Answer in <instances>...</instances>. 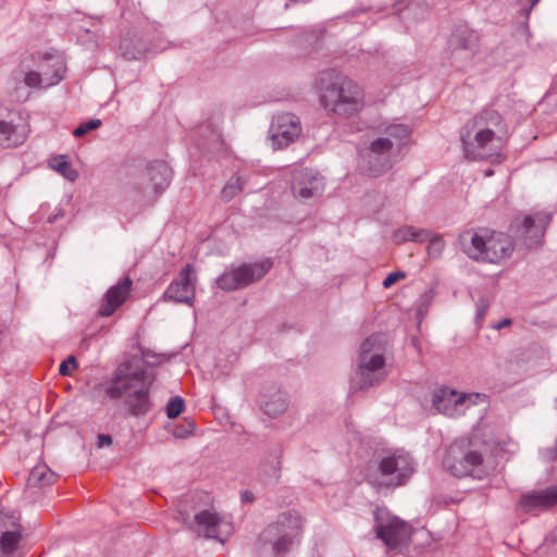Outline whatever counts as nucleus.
<instances>
[{
	"label": "nucleus",
	"mask_w": 557,
	"mask_h": 557,
	"mask_svg": "<svg viewBox=\"0 0 557 557\" xmlns=\"http://www.w3.org/2000/svg\"><path fill=\"white\" fill-rule=\"evenodd\" d=\"M493 443L476 430L469 436L455 440L446 450L443 467L457 478L472 476L484 479L491 467L488 458L492 455Z\"/></svg>",
	"instance_id": "f257e3e1"
},
{
	"label": "nucleus",
	"mask_w": 557,
	"mask_h": 557,
	"mask_svg": "<svg viewBox=\"0 0 557 557\" xmlns=\"http://www.w3.org/2000/svg\"><path fill=\"white\" fill-rule=\"evenodd\" d=\"M315 89L319 103L329 116L350 117L364 107V92L359 84L334 71L321 72Z\"/></svg>",
	"instance_id": "f03ea898"
},
{
	"label": "nucleus",
	"mask_w": 557,
	"mask_h": 557,
	"mask_svg": "<svg viewBox=\"0 0 557 557\" xmlns=\"http://www.w3.org/2000/svg\"><path fill=\"white\" fill-rule=\"evenodd\" d=\"M503 117L494 109H484L467 122L460 135L467 159L500 161Z\"/></svg>",
	"instance_id": "7ed1b4c3"
},
{
	"label": "nucleus",
	"mask_w": 557,
	"mask_h": 557,
	"mask_svg": "<svg viewBox=\"0 0 557 557\" xmlns=\"http://www.w3.org/2000/svg\"><path fill=\"white\" fill-rule=\"evenodd\" d=\"M151 381L143 369L133 370L129 362L121 363L110 383L103 387L110 399L125 397V405L132 416L141 417L150 410L149 387Z\"/></svg>",
	"instance_id": "20e7f679"
},
{
	"label": "nucleus",
	"mask_w": 557,
	"mask_h": 557,
	"mask_svg": "<svg viewBox=\"0 0 557 557\" xmlns=\"http://www.w3.org/2000/svg\"><path fill=\"white\" fill-rule=\"evenodd\" d=\"M384 339L380 334H372L363 341L358 358V370L351 377L350 387L364 391L380 384L386 376L384 371Z\"/></svg>",
	"instance_id": "39448f33"
},
{
	"label": "nucleus",
	"mask_w": 557,
	"mask_h": 557,
	"mask_svg": "<svg viewBox=\"0 0 557 557\" xmlns=\"http://www.w3.org/2000/svg\"><path fill=\"white\" fill-rule=\"evenodd\" d=\"M304 520L296 511L278 515L260 534V541L271 545L274 553L284 555L300 542Z\"/></svg>",
	"instance_id": "423d86ee"
},
{
	"label": "nucleus",
	"mask_w": 557,
	"mask_h": 557,
	"mask_svg": "<svg viewBox=\"0 0 557 557\" xmlns=\"http://www.w3.org/2000/svg\"><path fill=\"white\" fill-rule=\"evenodd\" d=\"M412 472V461L407 455L392 454L382 457L376 467H370L366 480L377 488H391L404 485Z\"/></svg>",
	"instance_id": "0eeeda50"
},
{
	"label": "nucleus",
	"mask_w": 557,
	"mask_h": 557,
	"mask_svg": "<svg viewBox=\"0 0 557 557\" xmlns=\"http://www.w3.org/2000/svg\"><path fill=\"white\" fill-rule=\"evenodd\" d=\"M412 527L392 515L386 508L374 511V532L388 550L404 553L411 542Z\"/></svg>",
	"instance_id": "6e6552de"
},
{
	"label": "nucleus",
	"mask_w": 557,
	"mask_h": 557,
	"mask_svg": "<svg viewBox=\"0 0 557 557\" xmlns=\"http://www.w3.org/2000/svg\"><path fill=\"white\" fill-rule=\"evenodd\" d=\"M550 220L552 215L547 212H536L531 215H525L522 220L515 219L509 230L512 234L516 247L527 250L540 247Z\"/></svg>",
	"instance_id": "1a4fd4ad"
},
{
	"label": "nucleus",
	"mask_w": 557,
	"mask_h": 557,
	"mask_svg": "<svg viewBox=\"0 0 557 557\" xmlns=\"http://www.w3.org/2000/svg\"><path fill=\"white\" fill-rule=\"evenodd\" d=\"M178 512L183 522L188 525V529L205 537L224 542V537L233 532L232 523L219 517L213 510L202 509L196 512L193 519H190L187 508L183 505L180 507Z\"/></svg>",
	"instance_id": "9d476101"
},
{
	"label": "nucleus",
	"mask_w": 557,
	"mask_h": 557,
	"mask_svg": "<svg viewBox=\"0 0 557 557\" xmlns=\"http://www.w3.org/2000/svg\"><path fill=\"white\" fill-rule=\"evenodd\" d=\"M272 265L271 259L265 258L255 263H243L236 268L226 269L216 278V285L225 292L244 288L261 280Z\"/></svg>",
	"instance_id": "9b49d317"
},
{
	"label": "nucleus",
	"mask_w": 557,
	"mask_h": 557,
	"mask_svg": "<svg viewBox=\"0 0 557 557\" xmlns=\"http://www.w3.org/2000/svg\"><path fill=\"white\" fill-rule=\"evenodd\" d=\"M398 161V152L391 138H375L364 156L363 171L371 177H379Z\"/></svg>",
	"instance_id": "f8f14e48"
},
{
	"label": "nucleus",
	"mask_w": 557,
	"mask_h": 557,
	"mask_svg": "<svg viewBox=\"0 0 557 557\" xmlns=\"http://www.w3.org/2000/svg\"><path fill=\"white\" fill-rule=\"evenodd\" d=\"M172 171L164 161H153L139 174L136 187L144 197L156 200L169 186Z\"/></svg>",
	"instance_id": "ddd939ff"
},
{
	"label": "nucleus",
	"mask_w": 557,
	"mask_h": 557,
	"mask_svg": "<svg viewBox=\"0 0 557 557\" xmlns=\"http://www.w3.org/2000/svg\"><path fill=\"white\" fill-rule=\"evenodd\" d=\"M479 49V35L467 25H457L447 41L451 61H470Z\"/></svg>",
	"instance_id": "4468645a"
},
{
	"label": "nucleus",
	"mask_w": 557,
	"mask_h": 557,
	"mask_svg": "<svg viewBox=\"0 0 557 557\" xmlns=\"http://www.w3.org/2000/svg\"><path fill=\"white\" fill-rule=\"evenodd\" d=\"M270 133L274 149L286 148L294 143L301 133L299 117L288 112L277 114L272 120Z\"/></svg>",
	"instance_id": "2eb2a0df"
},
{
	"label": "nucleus",
	"mask_w": 557,
	"mask_h": 557,
	"mask_svg": "<svg viewBox=\"0 0 557 557\" xmlns=\"http://www.w3.org/2000/svg\"><path fill=\"white\" fill-rule=\"evenodd\" d=\"M324 178L312 170L300 169L293 174V195L304 202L320 197L324 190Z\"/></svg>",
	"instance_id": "dca6fc26"
},
{
	"label": "nucleus",
	"mask_w": 557,
	"mask_h": 557,
	"mask_svg": "<svg viewBox=\"0 0 557 557\" xmlns=\"http://www.w3.org/2000/svg\"><path fill=\"white\" fill-rule=\"evenodd\" d=\"M193 265L187 263L163 294L164 300L190 304L195 297V280Z\"/></svg>",
	"instance_id": "f3484780"
},
{
	"label": "nucleus",
	"mask_w": 557,
	"mask_h": 557,
	"mask_svg": "<svg viewBox=\"0 0 557 557\" xmlns=\"http://www.w3.org/2000/svg\"><path fill=\"white\" fill-rule=\"evenodd\" d=\"M22 540V527L14 516L0 513V557H14Z\"/></svg>",
	"instance_id": "a211bd4d"
},
{
	"label": "nucleus",
	"mask_w": 557,
	"mask_h": 557,
	"mask_svg": "<svg viewBox=\"0 0 557 557\" xmlns=\"http://www.w3.org/2000/svg\"><path fill=\"white\" fill-rule=\"evenodd\" d=\"M469 398L466 394H458L454 389L442 387L434 392L432 401L438 412L455 417L465 413L466 403Z\"/></svg>",
	"instance_id": "6ab92c4d"
},
{
	"label": "nucleus",
	"mask_w": 557,
	"mask_h": 557,
	"mask_svg": "<svg viewBox=\"0 0 557 557\" xmlns=\"http://www.w3.org/2000/svg\"><path fill=\"white\" fill-rule=\"evenodd\" d=\"M132 285L133 281L128 276H125L121 282L111 286L103 297V302L98 310V314L106 318L111 317L128 298Z\"/></svg>",
	"instance_id": "aec40b11"
},
{
	"label": "nucleus",
	"mask_w": 557,
	"mask_h": 557,
	"mask_svg": "<svg viewBox=\"0 0 557 557\" xmlns=\"http://www.w3.org/2000/svg\"><path fill=\"white\" fill-rule=\"evenodd\" d=\"M33 67L44 78V75L49 77V86L57 85L63 78L65 65L60 57L52 53H37L32 55Z\"/></svg>",
	"instance_id": "412c9836"
},
{
	"label": "nucleus",
	"mask_w": 557,
	"mask_h": 557,
	"mask_svg": "<svg viewBox=\"0 0 557 557\" xmlns=\"http://www.w3.org/2000/svg\"><path fill=\"white\" fill-rule=\"evenodd\" d=\"M484 261L496 263L509 258L516 247L513 238L504 233L493 232L487 236Z\"/></svg>",
	"instance_id": "4be33fe9"
},
{
	"label": "nucleus",
	"mask_w": 557,
	"mask_h": 557,
	"mask_svg": "<svg viewBox=\"0 0 557 557\" xmlns=\"http://www.w3.org/2000/svg\"><path fill=\"white\" fill-rule=\"evenodd\" d=\"M556 504L557 485H552L544 490L525 494L519 502L520 507L527 512L547 509Z\"/></svg>",
	"instance_id": "5701e85b"
},
{
	"label": "nucleus",
	"mask_w": 557,
	"mask_h": 557,
	"mask_svg": "<svg viewBox=\"0 0 557 557\" xmlns=\"http://www.w3.org/2000/svg\"><path fill=\"white\" fill-rule=\"evenodd\" d=\"M487 237L472 230L462 232L457 239V246L471 259L484 261Z\"/></svg>",
	"instance_id": "b1692460"
},
{
	"label": "nucleus",
	"mask_w": 557,
	"mask_h": 557,
	"mask_svg": "<svg viewBox=\"0 0 557 557\" xmlns=\"http://www.w3.org/2000/svg\"><path fill=\"white\" fill-rule=\"evenodd\" d=\"M27 138L26 126L13 119H0V148L18 147Z\"/></svg>",
	"instance_id": "393cba45"
},
{
	"label": "nucleus",
	"mask_w": 557,
	"mask_h": 557,
	"mask_svg": "<svg viewBox=\"0 0 557 557\" xmlns=\"http://www.w3.org/2000/svg\"><path fill=\"white\" fill-rule=\"evenodd\" d=\"M288 408V398L280 388H270L262 392L260 398V409L270 418H276L284 413Z\"/></svg>",
	"instance_id": "a878e982"
},
{
	"label": "nucleus",
	"mask_w": 557,
	"mask_h": 557,
	"mask_svg": "<svg viewBox=\"0 0 557 557\" xmlns=\"http://www.w3.org/2000/svg\"><path fill=\"white\" fill-rule=\"evenodd\" d=\"M13 78L16 82V91L21 84L30 89H45L50 87L49 77L44 75L42 78L26 61L20 63L18 67L13 72Z\"/></svg>",
	"instance_id": "bb28decb"
},
{
	"label": "nucleus",
	"mask_w": 557,
	"mask_h": 557,
	"mask_svg": "<svg viewBox=\"0 0 557 557\" xmlns=\"http://www.w3.org/2000/svg\"><path fill=\"white\" fill-rule=\"evenodd\" d=\"M396 10L399 18L410 24L423 20L429 12V5L425 0H399Z\"/></svg>",
	"instance_id": "cd10ccee"
},
{
	"label": "nucleus",
	"mask_w": 557,
	"mask_h": 557,
	"mask_svg": "<svg viewBox=\"0 0 557 557\" xmlns=\"http://www.w3.org/2000/svg\"><path fill=\"white\" fill-rule=\"evenodd\" d=\"M119 49L125 59L137 60L146 53L147 46L140 37L127 34L121 39Z\"/></svg>",
	"instance_id": "c85d7f7f"
},
{
	"label": "nucleus",
	"mask_w": 557,
	"mask_h": 557,
	"mask_svg": "<svg viewBox=\"0 0 557 557\" xmlns=\"http://www.w3.org/2000/svg\"><path fill=\"white\" fill-rule=\"evenodd\" d=\"M429 236L430 232L425 228L405 225L394 232L393 239L396 244H403L405 242L423 243Z\"/></svg>",
	"instance_id": "c756f323"
},
{
	"label": "nucleus",
	"mask_w": 557,
	"mask_h": 557,
	"mask_svg": "<svg viewBox=\"0 0 557 557\" xmlns=\"http://www.w3.org/2000/svg\"><path fill=\"white\" fill-rule=\"evenodd\" d=\"M58 475L46 466L34 467L28 476V484L44 487L57 481Z\"/></svg>",
	"instance_id": "7c9ffc66"
},
{
	"label": "nucleus",
	"mask_w": 557,
	"mask_h": 557,
	"mask_svg": "<svg viewBox=\"0 0 557 557\" xmlns=\"http://www.w3.org/2000/svg\"><path fill=\"white\" fill-rule=\"evenodd\" d=\"M384 134L383 138H391L394 141V149L399 153L405 140L410 135V128L404 124H392L385 128Z\"/></svg>",
	"instance_id": "2f4dec72"
},
{
	"label": "nucleus",
	"mask_w": 557,
	"mask_h": 557,
	"mask_svg": "<svg viewBox=\"0 0 557 557\" xmlns=\"http://www.w3.org/2000/svg\"><path fill=\"white\" fill-rule=\"evenodd\" d=\"M50 166L71 182H74L78 177L77 171L72 168L65 156L55 157Z\"/></svg>",
	"instance_id": "473e14b6"
},
{
	"label": "nucleus",
	"mask_w": 557,
	"mask_h": 557,
	"mask_svg": "<svg viewBox=\"0 0 557 557\" xmlns=\"http://www.w3.org/2000/svg\"><path fill=\"white\" fill-rule=\"evenodd\" d=\"M245 184L246 180L243 177L232 176L221 191L222 199L224 201H231L243 190Z\"/></svg>",
	"instance_id": "72a5a7b5"
},
{
	"label": "nucleus",
	"mask_w": 557,
	"mask_h": 557,
	"mask_svg": "<svg viewBox=\"0 0 557 557\" xmlns=\"http://www.w3.org/2000/svg\"><path fill=\"white\" fill-rule=\"evenodd\" d=\"M283 450L281 447L276 449V460L270 466L269 473L264 470V474L267 475L263 479L265 484H276L281 476V460Z\"/></svg>",
	"instance_id": "f704fd0d"
},
{
	"label": "nucleus",
	"mask_w": 557,
	"mask_h": 557,
	"mask_svg": "<svg viewBox=\"0 0 557 557\" xmlns=\"http://www.w3.org/2000/svg\"><path fill=\"white\" fill-rule=\"evenodd\" d=\"M426 240H429V245L426 248L429 257L432 259H437L442 255L444 247H445V243H444L442 236H440V235L432 236L430 234V236Z\"/></svg>",
	"instance_id": "c9c22d12"
},
{
	"label": "nucleus",
	"mask_w": 557,
	"mask_h": 557,
	"mask_svg": "<svg viewBox=\"0 0 557 557\" xmlns=\"http://www.w3.org/2000/svg\"><path fill=\"white\" fill-rule=\"evenodd\" d=\"M185 408V401L181 396L170 398L165 407L168 418L174 419L178 417Z\"/></svg>",
	"instance_id": "e433bc0d"
},
{
	"label": "nucleus",
	"mask_w": 557,
	"mask_h": 557,
	"mask_svg": "<svg viewBox=\"0 0 557 557\" xmlns=\"http://www.w3.org/2000/svg\"><path fill=\"white\" fill-rule=\"evenodd\" d=\"M101 124H102L101 120H99V119H91V120H89L87 122L82 123L79 126H77L73 131V135L75 137H83L84 135H86L90 131L99 128L101 126Z\"/></svg>",
	"instance_id": "4c0bfd02"
},
{
	"label": "nucleus",
	"mask_w": 557,
	"mask_h": 557,
	"mask_svg": "<svg viewBox=\"0 0 557 557\" xmlns=\"http://www.w3.org/2000/svg\"><path fill=\"white\" fill-rule=\"evenodd\" d=\"M195 424L193 421H185L184 424H177L172 430V435L176 438H186L193 434Z\"/></svg>",
	"instance_id": "58836bf2"
},
{
	"label": "nucleus",
	"mask_w": 557,
	"mask_h": 557,
	"mask_svg": "<svg viewBox=\"0 0 557 557\" xmlns=\"http://www.w3.org/2000/svg\"><path fill=\"white\" fill-rule=\"evenodd\" d=\"M76 358L71 355L59 367V373L63 376H71L73 371L77 368Z\"/></svg>",
	"instance_id": "ea45409f"
},
{
	"label": "nucleus",
	"mask_w": 557,
	"mask_h": 557,
	"mask_svg": "<svg viewBox=\"0 0 557 557\" xmlns=\"http://www.w3.org/2000/svg\"><path fill=\"white\" fill-rule=\"evenodd\" d=\"M406 277V273L403 271H396L391 272L383 281L384 288L392 287L395 283H397L399 280H403Z\"/></svg>",
	"instance_id": "a19ab883"
},
{
	"label": "nucleus",
	"mask_w": 557,
	"mask_h": 557,
	"mask_svg": "<svg viewBox=\"0 0 557 557\" xmlns=\"http://www.w3.org/2000/svg\"><path fill=\"white\" fill-rule=\"evenodd\" d=\"M432 299H433V292L432 290L425 292L421 296V298H420V304H419V307H418V312L419 313L425 312L428 310Z\"/></svg>",
	"instance_id": "79ce46f5"
},
{
	"label": "nucleus",
	"mask_w": 557,
	"mask_h": 557,
	"mask_svg": "<svg viewBox=\"0 0 557 557\" xmlns=\"http://www.w3.org/2000/svg\"><path fill=\"white\" fill-rule=\"evenodd\" d=\"M111 443H112V438L108 434H99L97 437V446L99 448L109 446V445H111Z\"/></svg>",
	"instance_id": "37998d69"
},
{
	"label": "nucleus",
	"mask_w": 557,
	"mask_h": 557,
	"mask_svg": "<svg viewBox=\"0 0 557 557\" xmlns=\"http://www.w3.org/2000/svg\"><path fill=\"white\" fill-rule=\"evenodd\" d=\"M511 324V320L508 319V318H505L503 320H500L497 324H496V329L497 330H500V329H504V327H507Z\"/></svg>",
	"instance_id": "c03bdc74"
},
{
	"label": "nucleus",
	"mask_w": 557,
	"mask_h": 557,
	"mask_svg": "<svg viewBox=\"0 0 557 557\" xmlns=\"http://www.w3.org/2000/svg\"><path fill=\"white\" fill-rule=\"evenodd\" d=\"M253 499V494L249 491H244L242 493V500L243 502H251Z\"/></svg>",
	"instance_id": "a18cd8bd"
},
{
	"label": "nucleus",
	"mask_w": 557,
	"mask_h": 557,
	"mask_svg": "<svg viewBox=\"0 0 557 557\" xmlns=\"http://www.w3.org/2000/svg\"><path fill=\"white\" fill-rule=\"evenodd\" d=\"M486 312V306L485 305H479L478 306V318H483Z\"/></svg>",
	"instance_id": "49530a36"
},
{
	"label": "nucleus",
	"mask_w": 557,
	"mask_h": 557,
	"mask_svg": "<svg viewBox=\"0 0 557 557\" xmlns=\"http://www.w3.org/2000/svg\"><path fill=\"white\" fill-rule=\"evenodd\" d=\"M485 175H486V176H491V175H493V171H492V170L486 171Z\"/></svg>",
	"instance_id": "de8ad7c7"
}]
</instances>
